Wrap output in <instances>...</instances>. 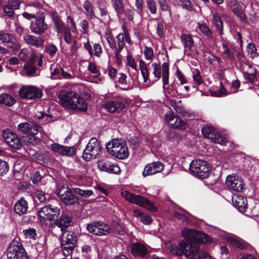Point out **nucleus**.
I'll return each mask as SVG.
<instances>
[{
    "label": "nucleus",
    "mask_w": 259,
    "mask_h": 259,
    "mask_svg": "<svg viewBox=\"0 0 259 259\" xmlns=\"http://www.w3.org/2000/svg\"><path fill=\"white\" fill-rule=\"evenodd\" d=\"M131 251L134 256L140 257H145L148 253L146 247L138 242L134 243L132 244Z\"/></svg>",
    "instance_id": "obj_26"
},
{
    "label": "nucleus",
    "mask_w": 259,
    "mask_h": 259,
    "mask_svg": "<svg viewBox=\"0 0 259 259\" xmlns=\"http://www.w3.org/2000/svg\"><path fill=\"white\" fill-rule=\"evenodd\" d=\"M148 64L143 60L139 61V68L144 82H147L149 77V71L148 68Z\"/></svg>",
    "instance_id": "obj_36"
},
{
    "label": "nucleus",
    "mask_w": 259,
    "mask_h": 259,
    "mask_svg": "<svg viewBox=\"0 0 259 259\" xmlns=\"http://www.w3.org/2000/svg\"><path fill=\"white\" fill-rule=\"evenodd\" d=\"M8 259H28L27 253L21 243L13 241L7 249Z\"/></svg>",
    "instance_id": "obj_10"
},
{
    "label": "nucleus",
    "mask_w": 259,
    "mask_h": 259,
    "mask_svg": "<svg viewBox=\"0 0 259 259\" xmlns=\"http://www.w3.org/2000/svg\"><path fill=\"white\" fill-rule=\"evenodd\" d=\"M199 233L195 230L185 229L182 232L185 240L180 242V248L170 243H166V246L170 252L179 256L184 254L191 259H211L208 253L201 251L199 248L197 242Z\"/></svg>",
    "instance_id": "obj_1"
},
{
    "label": "nucleus",
    "mask_w": 259,
    "mask_h": 259,
    "mask_svg": "<svg viewBox=\"0 0 259 259\" xmlns=\"http://www.w3.org/2000/svg\"><path fill=\"white\" fill-rule=\"evenodd\" d=\"M94 51L93 55L97 57H100L102 54V49L101 45L99 44H95L93 46Z\"/></svg>",
    "instance_id": "obj_63"
},
{
    "label": "nucleus",
    "mask_w": 259,
    "mask_h": 259,
    "mask_svg": "<svg viewBox=\"0 0 259 259\" xmlns=\"http://www.w3.org/2000/svg\"><path fill=\"white\" fill-rule=\"evenodd\" d=\"M121 195L126 200L132 203L145 207L154 212L157 211V208L154 204L141 195H136L125 190L122 191Z\"/></svg>",
    "instance_id": "obj_4"
},
{
    "label": "nucleus",
    "mask_w": 259,
    "mask_h": 259,
    "mask_svg": "<svg viewBox=\"0 0 259 259\" xmlns=\"http://www.w3.org/2000/svg\"><path fill=\"white\" fill-rule=\"evenodd\" d=\"M220 89L216 91H213L211 92L212 96L214 97H222L227 95V91L223 87L222 83H220Z\"/></svg>",
    "instance_id": "obj_51"
},
{
    "label": "nucleus",
    "mask_w": 259,
    "mask_h": 259,
    "mask_svg": "<svg viewBox=\"0 0 259 259\" xmlns=\"http://www.w3.org/2000/svg\"><path fill=\"white\" fill-rule=\"evenodd\" d=\"M126 60H127V64L130 66L131 68H132L133 69L135 70L136 71H137V64L135 62V59L133 58V57L131 56L128 55L126 57Z\"/></svg>",
    "instance_id": "obj_59"
},
{
    "label": "nucleus",
    "mask_w": 259,
    "mask_h": 259,
    "mask_svg": "<svg viewBox=\"0 0 259 259\" xmlns=\"http://www.w3.org/2000/svg\"><path fill=\"white\" fill-rule=\"evenodd\" d=\"M40 142V139L36 137L33 135H28L26 136H23L22 138V145L23 144L27 146H34Z\"/></svg>",
    "instance_id": "obj_33"
},
{
    "label": "nucleus",
    "mask_w": 259,
    "mask_h": 259,
    "mask_svg": "<svg viewBox=\"0 0 259 259\" xmlns=\"http://www.w3.org/2000/svg\"><path fill=\"white\" fill-rule=\"evenodd\" d=\"M9 169V165L6 161L0 159V176L6 174Z\"/></svg>",
    "instance_id": "obj_48"
},
{
    "label": "nucleus",
    "mask_w": 259,
    "mask_h": 259,
    "mask_svg": "<svg viewBox=\"0 0 259 259\" xmlns=\"http://www.w3.org/2000/svg\"><path fill=\"white\" fill-rule=\"evenodd\" d=\"M63 32L64 33L63 37L64 40L66 43L70 44L73 41L70 31L65 28Z\"/></svg>",
    "instance_id": "obj_57"
},
{
    "label": "nucleus",
    "mask_w": 259,
    "mask_h": 259,
    "mask_svg": "<svg viewBox=\"0 0 259 259\" xmlns=\"http://www.w3.org/2000/svg\"><path fill=\"white\" fill-rule=\"evenodd\" d=\"M15 39L12 33L4 31H0V41L3 42L13 43Z\"/></svg>",
    "instance_id": "obj_38"
},
{
    "label": "nucleus",
    "mask_w": 259,
    "mask_h": 259,
    "mask_svg": "<svg viewBox=\"0 0 259 259\" xmlns=\"http://www.w3.org/2000/svg\"><path fill=\"white\" fill-rule=\"evenodd\" d=\"M46 15L42 12L37 18L31 21L30 29L32 32L37 35H41L45 33L48 29V25L45 22Z\"/></svg>",
    "instance_id": "obj_14"
},
{
    "label": "nucleus",
    "mask_w": 259,
    "mask_h": 259,
    "mask_svg": "<svg viewBox=\"0 0 259 259\" xmlns=\"http://www.w3.org/2000/svg\"><path fill=\"white\" fill-rule=\"evenodd\" d=\"M111 3L118 17L123 15L125 7L122 0H111Z\"/></svg>",
    "instance_id": "obj_35"
},
{
    "label": "nucleus",
    "mask_w": 259,
    "mask_h": 259,
    "mask_svg": "<svg viewBox=\"0 0 259 259\" xmlns=\"http://www.w3.org/2000/svg\"><path fill=\"white\" fill-rule=\"evenodd\" d=\"M50 16L54 23L57 32L58 33H62L66 27L58 13L56 11H52L50 13Z\"/></svg>",
    "instance_id": "obj_29"
},
{
    "label": "nucleus",
    "mask_w": 259,
    "mask_h": 259,
    "mask_svg": "<svg viewBox=\"0 0 259 259\" xmlns=\"http://www.w3.org/2000/svg\"><path fill=\"white\" fill-rule=\"evenodd\" d=\"M147 7L151 14H155L156 13L157 9L156 4L154 0H147Z\"/></svg>",
    "instance_id": "obj_56"
},
{
    "label": "nucleus",
    "mask_w": 259,
    "mask_h": 259,
    "mask_svg": "<svg viewBox=\"0 0 259 259\" xmlns=\"http://www.w3.org/2000/svg\"><path fill=\"white\" fill-rule=\"evenodd\" d=\"M165 118L168 124L174 127L185 129L187 127V124L185 122L178 117L171 111H168L166 113Z\"/></svg>",
    "instance_id": "obj_23"
},
{
    "label": "nucleus",
    "mask_w": 259,
    "mask_h": 259,
    "mask_svg": "<svg viewBox=\"0 0 259 259\" xmlns=\"http://www.w3.org/2000/svg\"><path fill=\"white\" fill-rule=\"evenodd\" d=\"M86 228L90 233L96 236L107 235L110 233L109 226L98 221L88 224Z\"/></svg>",
    "instance_id": "obj_16"
},
{
    "label": "nucleus",
    "mask_w": 259,
    "mask_h": 259,
    "mask_svg": "<svg viewBox=\"0 0 259 259\" xmlns=\"http://www.w3.org/2000/svg\"><path fill=\"white\" fill-rule=\"evenodd\" d=\"M72 223L73 218L69 213H62L52 224V232L55 235L58 236V233L65 231Z\"/></svg>",
    "instance_id": "obj_7"
},
{
    "label": "nucleus",
    "mask_w": 259,
    "mask_h": 259,
    "mask_svg": "<svg viewBox=\"0 0 259 259\" xmlns=\"http://www.w3.org/2000/svg\"><path fill=\"white\" fill-rule=\"evenodd\" d=\"M20 97L23 99L35 100L42 97V91L36 86L23 85L18 92Z\"/></svg>",
    "instance_id": "obj_12"
},
{
    "label": "nucleus",
    "mask_w": 259,
    "mask_h": 259,
    "mask_svg": "<svg viewBox=\"0 0 259 259\" xmlns=\"http://www.w3.org/2000/svg\"><path fill=\"white\" fill-rule=\"evenodd\" d=\"M162 83L163 89L165 95L167 97H175L177 95L176 92L170 89L169 87H166V85L169 83V65L166 62H164L162 64Z\"/></svg>",
    "instance_id": "obj_17"
},
{
    "label": "nucleus",
    "mask_w": 259,
    "mask_h": 259,
    "mask_svg": "<svg viewBox=\"0 0 259 259\" xmlns=\"http://www.w3.org/2000/svg\"><path fill=\"white\" fill-rule=\"evenodd\" d=\"M35 195L40 202H45L47 200L46 194L41 190H36Z\"/></svg>",
    "instance_id": "obj_62"
},
{
    "label": "nucleus",
    "mask_w": 259,
    "mask_h": 259,
    "mask_svg": "<svg viewBox=\"0 0 259 259\" xmlns=\"http://www.w3.org/2000/svg\"><path fill=\"white\" fill-rule=\"evenodd\" d=\"M144 54L147 60H151L154 57L153 50L150 47L146 46L145 47Z\"/></svg>",
    "instance_id": "obj_54"
},
{
    "label": "nucleus",
    "mask_w": 259,
    "mask_h": 259,
    "mask_svg": "<svg viewBox=\"0 0 259 259\" xmlns=\"http://www.w3.org/2000/svg\"><path fill=\"white\" fill-rule=\"evenodd\" d=\"M106 40L109 44V47L111 49H114L116 48V43L115 40V38L112 35L109 34L106 37Z\"/></svg>",
    "instance_id": "obj_61"
},
{
    "label": "nucleus",
    "mask_w": 259,
    "mask_h": 259,
    "mask_svg": "<svg viewBox=\"0 0 259 259\" xmlns=\"http://www.w3.org/2000/svg\"><path fill=\"white\" fill-rule=\"evenodd\" d=\"M228 241L232 245L235 247L240 248L244 249L246 247V245L244 243L238 238L234 236H231L228 237Z\"/></svg>",
    "instance_id": "obj_39"
},
{
    "label": "nucleus",
    "mask_w": 259,
    "mask_h": 259,
    "mask_svg": "<svg viewBox=\"0 0 259 259\" xmlns=\"http://www.w3.org/2000/svg\"><path fill=\"white\" fill-rule=\"evenodd\" d=\"M233 206L240 212H245L247 209V200L245 197L242 196L234 195L232 197Z\"/></svg>",
    "instance_id": "obj_25"
},
{
    "label": "nucleus",
    "mask_w": 259,
    "mask_h": 259,
    "mask_svg": "<svg viewBox=\"0 0 259 259\" xmlns=\"http://www.w3.org/2000/svg\"><path fill=\"white\" fill-rule=\"evenodd\" d=\"M41 12V11H37L35 14H30L28 12H25L23 13L22 15L24 18L30 20L31 19H35L38 16V14H40Z\"/></svg>",
    "instance_id": "obj_60"
},
{
    "label": "nucleus",
    "mask_w": 259,
    "mask_h": 259,
    "mask_svg": "<svg viewBox=\"0 0 259 259\" xmlns=\"http://www.w3.org/2000/svg\"><path fill=\"white\" fill-rule=\"evenodd\" d=\"M75 151L74 146L67 147L65 146V156H72L75 154Z\"/></svg>",
    "instance_id": "obj_64"
},
{
    "label": "nucleus",
    "mask_w": 259,
    "mask_h": 259,
    "mask_svg": "<svg viewBox=\"0 0 259 259\" xmlns=\"http://www.w3.org/2000/svg\"><path fill=\"white\" fill-rule=\"evenodd\" d=\"M199 30L204 35H206L208 38H212V33L208 26L205 24H201L199 25Z\"/></svg>",
    "instance_id": "obj_52"
},
{
    "label": "nucleus",
    "mask_w": 259,
    "mask_h": 259,
    "mask_svg": "<svg viewBox=\"0 0 259 259\" xmlns=\"http://www.w3.org/2000/svg\"><path fill=\"white\" fill-rule=\"evenodd\" d=\"M98 8L100 11L101 16H104L107 15V9L105 2L103 0H98L97 2Z\"/></svg>",
    "instance_id": "obj_47"
},
{
    "label": "nucleus",
    "mask_w": 259,
    "mask_h": 259,
    "mask_svg": "<svg viewBox=\"0 0 259 259\" xmlns=\"http://www.w3.org/2000/svg\"><path fill=\"white\" fill-rule=\"evenodd\" d=\"M59 99L61 105L64 107L78 109L84 111L87 109V103L77 93L73 92L63 91L60 92Z\"/></svg>",
    "instance_id": "obj_2"
},
{
    "label": "nucleus",
    "mask_w": 259,
    "mask_h": 259,
    "mask_svg": "<svg viewBox=\"0 0 259 259\" xmlns=\"http://www.w3.org/2000/svg\"><path fill=\"white\" fill-rule=\"evenodd\" d=\"M180 5L184 9L192 11L193 5L190 0H179Z\"/></svg>",
    "instance_id": "obj_46"
},
{
    "label": "nucleus",
    "mask_w": 259,
    "mask_h": 259,
    "mask_svg": "<svg viewBox=\"0 0 259 259\" xmlns=\"http://www.w3.org/2000/svg\"><path fill=\"white\" fill-rule=\"evenodd\" d=\"M202 133L203 136L214 143L224 144L226 139L214 127L210 125H205L202 128Z\"/></svg>",
    "instance_id": "obj_13"
},
{
    "label": "nucleus",
    "mask_w": 259,
    "mask_h": 259,
    "mask_svg": "<svg viewBox=\"0 0 259 259\" xmlns=\"http://www.w3.org/2000/svg\"><path fill=\"white\" fill-rule=\"evenodd\" d=\"M28 208V203L23 197L18 200L14 206V211L20 215L25 214L27 212Z\"/></svg>",
    "instance_id": "obj_30"
},
{
    "label": "nucleus",
    "mask_w": 259,
    "mask_h": 259,
    "mask_svg": "<svg viewBox=\"0 0 259 259\" xmlns=\"http://www.w3.org/2000/svg\"><path fill=\"white\" fill-rule=\"evenodd\" d=\"M34 54L33 53L30 54L29 51L27 49H22L19 53V58L22 61H27L29 63L30 56Z\"/></svg>",
    "instance_id": "obj_43"
},
{
    "label": "nucleus",
    "mask_w": 259,
    "mask_h": 259,
    "mask_svg": "<svg viewBox=\"0 0 259 259\" xmlns=\"http://www.w3.org/2000/svg\"><path fill=\"white\" fill-rule=\"evenodd\" d=\"M39 126L36 124H31L28 122H22L18 124V129L23 133L35 135L38 133Z\"/></svg>",
    "instance_id": "obj_28"
},
{
    "label": "nucleus",
    "mask_w": 259,
    "mask_h": 259,
    "mask_svg": "<svg viewBox=\"0 0 259 259\" xmlns=\"http://www.w3.org/2000/svg\"><path fill=\"white\" fill-rule=\"evenodd\" d=\"M152 67L153 68V74L155 77L159 79L161 76V66L156 63H154L152 64Z\"/></svg>",
    "instance_id": "obj_49"
},
{
    "label": "nucleus",
    "mask_w": 259,
    "mask_h": 259,
    "mask_svg": "<svg viewBox=\"0 0 259 259\" xmlns=\"http://www.w3.org/2000/svg\"><path fill=\"white\" fill-rule=\"evenodd\" d=\"M98 166L100 170L110 174H118L120 171L119 166L116 163L103 159L98 162Z\"/></svg>",
    "instance_id": "obj_22"
},
{
    "label": "nucleus",
    "mask_w": 259,
    "mask_h": 259,
    "mask_svg": "<svg viewBox=\"0 0 259 259\" xmlns=\"http://www.w3.org/2000/svg\"><path fill=\"white\" fill-rule=\"evenodd\" d=\"M213 24L215 26L218 33L220 35L223 34V21L221 16L217 13H215L212 16Z\"/></svg>",
    "instance_id": "obj_34"
},
{
    "label": "nucleus",
    "mask_w": 259,
    "mask_h": 259,
    "mask_svg": "<svg viewBox=\"0 0 259 259\" xmlns=\"http://www.w3.org/2000/svg\"><path fill=\"white\" fill-rule=\"evenodd\" d=\"M4 15L8 18L12 19L14 15V10L10 5H6L3 7Z\"/></svg>",
    "instance_id": "obj_42"
},
{
    "label": "nucleus",
    "mask_w": 259,
    "mask_h": 259,
    "mask_svg": "<svg viewBox=\"0 0 259 259\" xmlns=\"http://www.w3.org/2000/svg\"><path fill=\"white\" fill-rule=\"evenodd\" d=\"M226 184L230 189L236 192H241L244 188L242 179L236 175L228 176L226 178Z\"/></svg>",
    "instance_id": "obj_21"
},
{
    "label": "nucleus",
    "mask_w": 259,
    "mask_h": 259,
    "mask_svg": "<svg viewBox=\"0 0 259 259\" xmlns=\"http://www.w3.org/2000/svg\"><path fill=\"white\" fill-rule=\"evenodd\" d=\"M75 193L84 198H88L93 194L92 190H82L79 188L73 189Z\"/></svg>",
    "instance_id": "obj_41"
},
{
    "label": "nucleus",
    "mask_w": 259,
    "mask_h": 259,
    "mask_svg": "<svg viewBox=\"0 0 259 259\" xmlns=\"http://www.w3.org/2000/svg\"><path fill=\"white\" fill-rule=\"evenodd\" d=\"M135 12L134 10L132 9H126L125 8L123 9V15H124L129 20L133 21L134 19V16Z\"/></svg>",
    "instance_id": "obj_58"
},
{
    "label": "nucleus",
    "mask_w": 259,
    "mask_h": 259,
    "mask_svg": "<svg viewBox=\"0 0 259 259\" xmlns=\"http://www.w3.org/2000/svg\"><path fill=\"white\" fill-rule=\"evenodd\" d=\"M61 238V247L64 255L68 256L73 251L77 241L75 234L71 231H64L58 234Z\"/></svg>",
    "instance_id": "obj_6"
},
{
    "label": "nucleus",
    "mask_w": 259,
    "mask_h": 259,
    "mask_svg": "<svg viewBox=\"0 0 259 259\" xmlns=\"http://www.w3.org/2000/svg\"><path fill=\"white\" fill-rule=\"evenodd\" d=\"M23 232L26 238L35 239V237L36 236V230L35 229L29 228L24 230Z\"/></svg>",
    "instance_id": "obj_53"
},
{
    "label": "nucleus",
    "mask_w": 259,
    "mask_h": 259,
    "mask_svg": "<svg viewBox=\"0 0 259 259\" xmlns=\"http://www.w3.org/2000/svg\"><path fill=\"white\" fill-rule=\"evenodd\" d=\"M106 149L109 153L120 159H124L129 155L126 143L121 139H115L109 142L106 144Z\"/></svg>",
    "instance_id": "obj_3"
},
{
    "label": "nucleus",
    "mask_w": 259,
    "mask_h": 259,
    "mask_svg": "<svg viewBox=\"0 0 259 259\" xmlns=\"http://www.w3.org/2000/svg\"><path fill=\"white\" fill-rule=\"evenodd\" d=\"M222 48L224 50V54L226 56V57L230 59H233V53L229 48L228 45L226 44H223Z\"/></svg>",
    "instance_id": "obj_55"
},
{
    "label": "nucleus",
    "mask_w": 259,
    "mask_h": 259,
    "mask_svg": "<svg viewBox=\"0 0 259 259\" xmlns=\"http://www.w3.org/2000/svg\"><path fill=\"white\" fill-rule=\"evenodd\" d=\"M182 41L186 50H190L193 46L194 41L191 36L183 34L181 36Z\"/></svg>",
    "instance_id": "obj_37"
},
{
    "label": "nucleus",
    "mask_w": 259,
    "mask_h": 259,
    "mask_svg": "<svg viewBox=\"0 0 259 259\" xmlns=\"http://www.w3.org/2000/svg\"><path fill=\"white\" fill-rule=\"evenodd\" d=\"M247 49L251 58H253L259 55V54L257 52V49L253 44L251 42L249 43L247 46Z\"/></svg>",
    "instance_id": "obj_44"
},
{
    "label": "nucleus",
    "mask_w": 259,
    "mask_h": 259,
    "mask_svg": "<svg viewBox=\"0 0 259 259\" xmlns=\"http://www.w3.org/2000/svg\"><path fill=\"white\" fill-rule=\"evenodd\" d=\"M164 168V165L161 162L159 161L153 162L148 164L144 168L143 171V176L146 177L149 175L161 172Z\"/></svg>",
    "instance_id": "obj_24"
},
{
    "label": "nucleus",
    "mask_w": 259,
    "mask_h": 259,
    "mask_svg": "<svg viewBox=\"0 0 259 259\" xmlns=\"http://www.w3.org/2000/svg\"><path fill=\"white\" fill-rule=\"evenodd\" d=\"M57 193L62 202L66 206L75 205L79 203L78 197L68 187L65 188L62 187L57 191Z\"/></svg>",
    "instance_id": "obj_15"
},
{
    "label": "nucleus",
    "mask_w": 259,
    "mask_h": 259,
    "mask_svg": "<svg viewBox=\"0 0 259 259\" xmlns=\"http://www.w3.org/2000/svg\"><path fill=\"white\" fill-rule=\"evenodd\" d=\"M42 65V55L37 54L30 55L29 63L24 66L27 76L29 77L38 76Z\"/></svg>",
    "instance_id": "obj_5"
},
{
    "label": "nucleus",
    "mask_w": 259,
    "mask_h": 259,
    "mask_svg": "<svg viewBox=\"0 0 259 259\" xmlns=\"http://www.w3.org/2000/svg\"><path fill=\"white\" fill-rule=\"evenodd\" d=\"M58 48L53 44L48 43L46 45L45 52L49 55L50 57L53 58L57 54Z\"/></svg>",
    "instance_id": "obj_40"
},
{
    "label": "nucleus",
    "mask_w": 259,
    "mask_h": 259,
    "mask_svg": "<svg viewBox=\"0 0 259 259\" xmlns=\"http://www.w3.org/2000/svg\"><path fill=\"white\" fill-rule=\"evenodd\" d=\"M174 216L182 222L185 223L187 224L190 223V219L188 217L178 211H175L174 213Z\"/></svg>",
    "instance_id": "obj_50"
},
{
    "label": "nucleus",
    "mask_w": 259,
    "mask_h": 259,
    "mask_svg": "<svg viewBox=\"0 0 259 259\" xmlns=\"http://www.w3.org/2000/svg\"><path fill=\"white\" fill-rule=\"evenodd\" d=\"M82 7L85 10L84 13L87 16L91 19L95 17L94 6L89 0H85L82 4Z\"/></svg>",
    "instance_id": "obj_32"
},
{
    "label": "nucleus",
    "mask_w": 259,
    "mask_h": 259,
    "mask_svg": "<svg viewBox=\"0 0 259 259\" xmlns=\"http://www.w3.org/2000/svg\"><path fill=\"white\" fill-rule=\"evenodd\" d=\"M101 152L102 146L100 143L96 138H91L83 150L82 158L85 161H90L96 158Z\"/></svg>",
    "instance_id": "obj_9"
},
{
    "label": "nucleus",
    "mask_w": 259,
    "mask_h": 259,
    "mask_svg": "<svg viewBox=\"0 0 259 259\" xmlns=\"http://www.w3.org/2000/svg\"><path fill=\"white\" fill-rule=\"evenodd\" d=\"M16 102V99L11 95L3 93L0 95V104L11 107Z\"/></svg>",
    "instance_id": "obj_31"
},
{
    "label": "nucleus",
    "mask_w": 259,
    "mask_h": 259,
    "mask_svg": "<svg viewBox=\"0 0 259 259\" xmlns=\"http://www.w3.org/2000/svg\"><path fill=\"white\" fill-rule=\"evenodd\" d=\"M244 76L251 83H254L258 81V77L256 72L253 73L245 72L244 73Z\"/></svg>",
    "instance_id": "obj_45"
},
{
    "label": "nucleus",
    "mask_w": 259,
    "mask_h": 259,
    "mask_svg": "<svg viewBox=\"0 0 259 259\" xmlns=\"http://www.w3.org/2000/svg\"><path fill=\"white\" fill-rule=\"evenodd\" d=\"M127 102L126 100L120 96H114L107 99L103 104V107L111 113L119 112L125 108Z\"/></svg>",
    "instance_id": "obj_11"
},
{
    "label": "nucleus",
    "mask_w": 259,
    "mask_h": 259,
    "mask_svg": "<svg viewBox=\"0 0 259 259\" xmlns=\"http://www.w3.org/2000/svg\"><path fill=\"white\" fill-rule=\"evenodd\" d=\"M189 170L191 174L201 179L207 178L210 172V167L205 161L194 160L189 165Z\"/></svg>",
    "instance_id": "obj_8"
},
{
    "label": "nucleus",
    "mask_w": 259,
    "mask_h": 259,
    "mask_svg": "<svg viewBox=\"0 0 259 259\" xmlns=\"http://www.w3.org/2000/svg\"><path fill=\"white\" fill-rule=\"evenodd\" d=\"M227 6L232 12L240 21L243 22L247 21V18L244 12L243 8L237 0H227Z\"/></svg>",
    "instance_id": "obj_20"
},
{
    "label": "nucleus",
    "mask_w": 259,
    "mask_h": 259,
    "mask_svg": "<svg viewBox=\"0 0 259 259\" xmlns=\"http://www.w3.org/2000/svg\"><path fill=\"white\" fill-rule=\"evenodd\" d=\"M2 135L6 142L11 147L16 149H20L21 148V141L11 131L9 130H3L2 131Z\"/></svg>",
    "instance_id": "obj_19"
},
{
    "label": "nucleus",
    "mask_w": 259,
    "mask_h": 259,
    "mask_svg": "<svg viewBox=\"0 0 259 259\" xmlns=\"http://www.w3.org/2000/svg\"><path fill=\"white\" fill-rule=\"evenodd\" d=\"M23 40L27 45L36 48L42 47L44 44V40L42 38L31 34L24 35Z\"/></svg>",
    "instance_id": "obj_27"
},
{
    "label": "nucleus",
    "mask_w": 259,
    "mask_h": 259,
    "mask_svg": "<svg viewBox=\"0 0 259 259\" xmlns=\"http://www.w3.org/2000/svg\"><path fill=\"white\" fill-rule=\"evenodd\" d=\"M40 217L46 216L49 221L55 220L60 213V208L57 206L48 205L42 207L38 211Z\"/></svg>",
    "instance_id": "obj_18"
}]
</instances>
